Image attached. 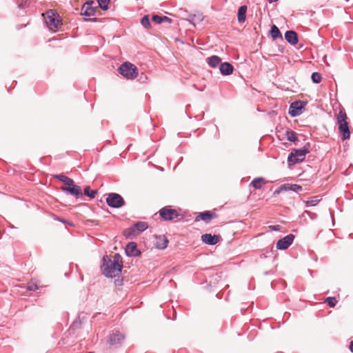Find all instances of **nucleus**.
I'll return each mask as SVG.
<instances>
[{"instance_id":"4468645a","label":"nucleus","mask_w":353,"mask_h":353,"mask_svg":"<svg viewBox=\"0 0 353 353\" xmlns=\"http://www.w3.org/2000/svg\"><path fill=\"white\" fill-rule=\"evenodd\" d=\"M201 240L204 243L207 245H214L219 241L220 236L216 234L205 233L202 234Z\"/></svg>"},{"instance_id":"79ce46f5","label":"nucleus","mask_w":353,"mask_h":353,"mask_svg":"<svg viewBox=\"0 0 353 353\" xmlns=\"http://www.w3.org/2000/svg\"><path fill=\"white\" fill-rule=\"evenodd\" d=\"M350 350L352 352H353V340L350 342Z\"/></svg>"},{"instance_id":"4c0bfd02","label":"nucleus","mask_w":353,"mask_h":353,"mask_svg":"<svg viewBox=\"0 0 353 353\" xmlns=\"http://www.w3.org/2000/svg\"><path fill=\"white\" fill-rule=\"evenodd\" d=\"M268 228L272 231H279L281 227L280 225H270Z\"/></svg>"},{"instance_id":"20e7f679","label":"nucleus","mask_w":353,"mask_h":353,"mask_svg":"<svg viewBox=\"0 0 353 353\" xmlns=\"http://www.w3.org/2000/svg\"><path fill=\"white\" fill-rule=\"evenodd\" d=\"M347 117L345 112L340 110L337 115V123L339 125V131L341 135V139L345 141L350 139V132L347 121Z\"/></svg>"},{"instance_id":"39448f33","label":"nucleus","mask_w":353,"mask_h":353,"mask_svg":"<svg viewBox=\"0 0 353 353\" xmlns=\"http://www.w3.org/2000/svg\"><path fill=\"white\" fill-rule=\"evenodd\" d=\"M119 73L128 79H134L138 75L137 68L130 62L122 63L119 68Z\"/></svg>"},{"instance_id":"bb28decb","label":"nucleus","mask_w":353,"mask_h":353,"mask_svg":"<svg viewBox=\"0 0 353 353\" xmlns=\"http://www.w3.org/2000/svg\"><path fill=\"white\" fill-rule=\"evenodd\" d=\"M97 194V190H90L89 186H86L84 189V194L91 199H94Z\"/></svg>"},{"instance_id":"f257e3e1","label":"nucleus","mask_w":353,"mask_h":353,"mask_svg":"<svg viewBox=\"0 0 353 353\" xmlns=\"http://www.w3.org/2000/svg\"><path fill=\"white\" fill-rule=\"evenodd\" d=\"M101 270L102 274L107 278L117 277L121 273V270L113 265L111 258L107 254L102 258Z\"/></svg>"},{"instance_id":"393cba45","label":"nucleus","mask_w":353,"mask_h":353,"mask_svg":"<svg viewBox=\"0 0 353 353\" xmlns=\"http://www.w3.org/2000/svg\"><path fill=\"white\" fill-rule=\"evenodd\" d=\"M111 261L113 263V265H116V267H118L121 270H122L121 256L119 253L114 254L112 259H111Z\"/></svg>"},{"instance_id":"ddd939ff","label":"nucleus","mask_w":353,"mask_h":353,"mask_svg":"<svg viewBox=\"0 0 353 353\" xmlns=\"http://www.w3.org/2000/svg\"><path fill=\"white\" fill-rule=\"evenodd\" d=\"M94 2L93 1H87L81 8V15L85 17H92L95 14L96 8L93 7Z\"/></svg>"},{"instance_id":"c756f323","label":"nucleus","mask_w":353,"mask_h":353,"mask_svg":"<svg viewBox=\"0 0 353 353\" xmlns=\"http://www.w3.org/2000/svg\"><path fill=\"white\" fill-rule=\"evenodd\" d=\"M168 240L165 237H163L161 241L157 242L156 247L158 249L163 250L168 246Z\"/></svg>"},{"instance_id":"37998d69","label":"nucleus","mask_w":353,"mask_h":353,"mask_svg":"<svg viewBox=\"0 0 353 353\" xmlns=\"http://www.w3.org/2000/svg\"><path fill=\"white\" fill-rule=\"evenodd\" d=\"M190 17V19H188L190 21H192L194 20V18L196 17L194 14V15H189Z\"/></svg>"},{"instance_id":"0eeeda50","label":"nucleus","mask_w":353,"mask_h":353,"mask_svg":"<svg viewBox=\"0 0 353 353\" xmlns=\"http://www.w3.org/2000/svg\"><path fill=\"white\" fill-rule=\"evenodd\" d=\"M70 181L71 182L67 183L65 186L61 187V190L70 195L74 196L76 198L81 197L82 196L81 188L79 185H75L72 179Z\"/></svg>"},{"instance_id":"6ab92c4d","label":"nucleus","mask_w":353,"mask_h":353,"mask_svg":"<svg viewBox=\"0 0 353 353\" xmlns=\"http://www.w3.org/2000/svg\"><path fill=\"white\" fill-rule=\"evenodd\" d=\"M148 228V225L146 222L138 221L133 225L130 230H132L133 232L137 231L138 232H142L145 231Z\"/></svg>"},{"instance_id":"aec40b11","label":"nucleus","mask_w":353,"mask_h":353,"mask_svg":"<svg viewBox=\"0 0 353 353\" xmlns=\"http://www.w3.org/2000/svg\"><path fill=\"white\" fill-rule=\"evenodd\" d=\"M221 59L217 55H212L208 58L207 63L212 68H216L221 63Z\"/></svg>"},{"instance_id":"1a4fd4ad","label":"nucleus","mask_w":353,"mask_h":353,"mask_svg":"<svg viewBox=\"0 0 353 353\" xmlns=\"http://www.w3.org/2000/svg\"><path fill=\"white\" fill-rule=\"evenodd\" d=\"M159 215L164 221H172L173 219L178 218L179 214L176 210L172 209L169 206H166L159 210Z\"/></svg>"},{"instance_id":"7ed1b4c3","label":"nucleus","mask_w":353,"mask_h":353,"mask_svg":"<svg viewBox=\"0 0 353 353\" xmlns=\"http://www.w3.org/2000/svg\"><path fill=\"white\" fill-rule=\"evenodd\" d=\"M42 15L47 27L50 30H57L62 24L59 14L53 10H49Z\"/></svg>"},{"instance_id":"f3484780","label":"nucleus","mask_w":353,"mask_h":353,"mask_svg":"<svg viewBox=\"0 0 353 353\" xmlns=\"http://www.w3.org/2000/svg\"><path fill=\"white\" fill-rule=\"evenodd\" d=\"M285 40L291 45H296L298 41V35L294 30H288L285 32Z\"/></svg>"},{"instance_id":"58836bf2","label":"nucleus","mask_w":353,"mask_h":353,"mask_svg":"<svg viewBox=\"0 0 353 353\" xmlns=\"http://www.w3.org/2000/svg\"><path fill=\"white\" fill-rule=\"evenodd\" d=\"M117 277H118V278L114 280L115 285H117V286H121L123 285V279H120L119 275L117 276Z\"/></svg>"},{"instance_id":"f8f14e48","label":"nucleus","mask_w":353,"mask_h":353,"mask_svg":"<svg viewBox=\"0 0 353 353\" xmlns=\"http://www.w3.org/2000/svg\"><path fill=\"white\" fill-rule=\"evenodd\" d=\"M125 253L128 256L135 257L141 254V251L138 250L137 243L132 241L126 245Z\"/></svg>"},{"instance_id":"c85d7f7f","label":"nucleus","mask_w":353,"mask_h":353,"mask_svg":"<svg viewBox=\"0 0 353 353\" xmlns=\"http://www.w3.org/2000/svg\"><path fill=\"white\" fill-rule=\"evenodd\" d=\"M54 177L55 179L59 180L60 181L63 182L65 185H66L67 183L71 182L70 181V179H71L70 178H69L67 176L63 175L62 174H55V175H54Z\"/></svg>"},{"instance_id":"473e14b6","label":"nucleus","mask_w":353,"mask_h":353,"mask_svg":"<svg viewBox=\"0 0 353 353\" xmlns=\"http://www.w3.org/2000/svg\"><path fill=\"white\" fill-rule=\"evenodd\" d=\"M99 4V6L103 10H106L108 8V4L110 3V0H97Z\"/></svg>"},{"instance_id":"cd10ccee","label":"nucleus","mask_w":353,"mask_h":353,"mask_svg":"<svg viewBox=\"0 0 353 353\" xmlns=\"http://www.w3.org/2000/svg\"><path fill=\"white\" fill-rule=\"evenodd\" d=\"M321 201L319 196H315L310 198L308 201H306V205L309 206H315L319 202Z\"/></svg>"},{"instance_id":"dca6fc26","label":"nucleus","mask_w":353,"mask_h":353,"mask_svg":"<svg viewBox=\"0 0 353 353\" xmlns=\"http://www.w3.org/2000/svg\"><path fill=\"white\" fill-rule=\"evenodd\" d=\"M219 70L221 74L228 76L232 74L234 71V67L229 62H223L220 64Z\"/></svg>"},{"instance_id":"f03ea898","label":"nucleus","mask_w":353,"mask_h":353,"mask_svg":"<svg viewBox=\"0 0 353 353\" xmlns=\"http://www.w3.org/2000/svg\"><path fill=\"white\" fill-rule=\"evenodd\" d=\"M310 144L309 143H307L301 148L292 150L288 157L289 165L303 161L305 158V155L310 152Z\"/></svg>"},{"instance_id":"b1692460","label":"nucleus","mask_w":353,"mask_h":353,"mask_svg":"<svg viewBox=\"0 0 353 353\" xmlns=\"http://www.w3.org/2000/svg\"><path fill=\"white\" fill-rule=\"evenodd\" d=\"M270 34L273 39H276L277 38H280L281 39H283L279 29L275 25L272 26L270 29Z\"/></svg>"},{"instance_id":"a19ab883","label":"nucleus","mask_w":353,"mask_h":353,"mask_svg":"<svg viewBox=\"0 0 353 353\" xmlns=\"http://www.w3.org/2000/svg\"><path fill=\"white\" fill-rule=\"evenodd\" d=\"M284 190H281V186L279 189L276 190L274 192V194H279L281 192H283Z\"/></svg>"},{"instance_id":"412c9836","label":"nucleus","mask_w":353,"mask_h":353,"mask_svg":"<svg viewBox=\"0 0 353 353\" xmlns=\"http://www.w3.org/2000/svg\"><path fill=\"white\" fill-rule=\"evenodd\" d=\"M152 21L157 24H161V23L165 21L169 23H172V19L166 17V16H159L158 14H154L152 17Z\"/></svg>"},{"instance_id":"9b49d317","label":"nucleus","mask_w":353,"mask_h":353,"mask_svg":"<svg viewBox=\"0 0 353 353\" xmlns=\"http://www.w3.org/2000/svg\"><path fill=\"white\" fill-rule=\"evenodd\" d=\"M124 338L123 334L121 332L113 331L112 333L110 334L108 343L110 346L117 345L123 341Z\"/></svg>"},{"instance_id":"e433bc0d","label":"nucleus","mask_w":353,"mask_h":353,"mask_svg":"<svg viewBox=\"0 0 353 353\" xmlns=\"http://www.w3.org/2000/svg\"><path fill=\"white\" fill-rule=\"evenodd\" d=\"M130 229H131V228L127 229L125 231L124 234H125V236L130 237L131 236H134L135 234V232H133L132 230H130Z\"/></svg>"},{"instance_id":"7c9ffc66","label":"nucleus","mask_w":353,"mask_h":353,"mask_svg":"<svg viewBox=\"0 0 353 353\" xmlns=\"http://www.w3.org/2000/svg\"><path fill=\"white\" fill-rule=\"evenodd\" d=\"M312 81L314 83H319L322 79V77L320 73L314 72L311 75Z\"/></svg>"},{"instance_id":"4be33fe9","label":"nucleus","mask_w":353,"mask_h":353,"mask_svg":"<svg viewBox=\"0 0 353 353\" xmlns=\"http://www.w3.org/2000/svg\"><path fill=\"white\" fill-rule=\"evenodd\" d=\"M246 6H241L239 10L237 13L238 21L239 23H243L246 19V11H247Z\"/></svg>"},{"instance_id":"f704fd0d","label":"nucleus","mask_w":353,"mask_h":353,"mask_svg":"<svg viewBox=\"0 0 353 353\" xmlns=\"http://www.w3.org/2000/svg\"><path fill=\"white\" fill-rule=\"evenodd\" d=\"M38 289V286L34 283H28L27 285V290L28 291H36Z\"/></svg>"},{"instance_id":"2f4dec72","label":"nucleus","mask_w":353,"mask_h":353,"mask_svg":"<svg viewBox=\"0 0 353 353\" xmlns=\"http://www.w3.org/2000/svg\"><path fill=\"white\" fill-rule=\"evenodd\" d=\"M141 24L146 28L150 27L151 24L148 15H145L141 18Z\"/></svg>"},{"instance_id":"2eb2a0df","label":"nucleus","mask_w":353,"mask_h":353,"mask_svg":"<svg viewBox=\"0 0 353 353\" xmlns=\"http://www.w3.org/2000/svg\"><path fill=\"white\" fill-rule=\"evenodd\" d=\"M217 215L209 210L204 211L202 212H200L198 216L196 217L195 221H199L200 220H203L205 223H209L210 220L213 218H216Z\"/></svg>"},{"instance_id":"ea45409f","label":"nucleus","mask_w":353,"mask_h":353,"mask_svg":"<svg viewBox=\"0 0 353 353\" xmlns=\"http://www.w3.org/2000/svg\"><path fill=\"white\" fill-rule=\"evenodd\" d=\"M78 324L79 323L77 321H74L72 325L70 326V328L75 329V327H77Z\"/></svg>"},{"instance_id":"5701e85b","label":"nucleus","mask_w":353,"mask_h":353,"mask_svg":"<svg viewBox=\"0 0 353 353\" xmlns=\"http://www.w3.org/2000/svg\"><path fill=\"white\" fill-rule=\"evenodd\" d=\"M265 183V180L263 177H256L254 178L250 185L252 186L256 190H259L262 188L263 184Z\"/></svg>"},{"instance_id":"423d86ee","label":"nucleus","mask_w":353,"mask_h":353,"mask_svg":"<svg viewBox=\"0 0 353 353\" xmlns=\"http://www.w3.org/2000/svg\"><path fill=\"white\" fill-rule=\"evenodd\" d=\"M105 202L109 207L112 208H121L125 205L123 198L115 192L107 194Z\"/></svg>"},{"instance_id":"72a5a7b5","label":"nucleus","mask_w":353,"mask_h":353,"mask_svg":"<svg viewBox=\"0 0 353 353\" xmlns=\"http://www.w3.org/2000/svg\"><path fill=\"white\" fill-rule=\"evenodd\" d=\"M325 303L328 304L330 307H334L336 305V298L329 296L325 299Z\"/></svg>"},{"instance_id":"a211bd4d","label":"nucleus","mask_w":353,"mask_h":353,"mask_svg":"<svg viewBox=\"0 0 353 353\" xmlns=\"http://www.w3.org/2000/svg\"><path fill=\"white\" fill-rule=\"evenodd\" d=\"M281 190L299 192L302 190V187L297 184L285 183L281 185Z\"/></svg>"},{"instance_id":"6e6552de","label":"nucleus","mask_w":353,"mask_h":353,"mask_svg":"<svg viewBox=\"0 0 353 353\" xmlns=\"http://www.w3.org/2000/svg\"><path fill=\"white\" fill-rule=\"evenodd\" d=\"M307 102L303 101H296L292 102L289 108L288 113L292 117L299 116L302 114L303 110L305 108V105Z\"/></svg>"},{"instance_id":"c9c22d12","label":"nucleus","mask_w":353,"mask_h":353,"mask_svg":"<svg viewBox=\"0 0 353 353\" xmlns=\"http://www.w3.org/2000/svg\"><path fill=\"white\" fill-rule=\"evenodd\" d=\"M221 276L219 274H215L211 276V280L210 281V283H215L216 282H218Z\"/></svg>"},{"instance_id":"9d476101","label":"nucleus","mask_w":353,"mask_h":353,"mask_svg":"<svg viewBox=\"0 0 353 353\" xmlns=\"http://www.w3.org/2000/svg\"><path fill=\"white\" fill-rule=\"evenodd\" d=\"M294 238V234H289L283 238L280 239L276 243V248L280 250H286L292 244Z\"/></svg>"},{"instance_id":"a878e982","label":"nucleus","mask_w":353,"mask_h":353,"mask_svg":"<svg viewBox=\"0 0 353 353\" xmlns=\"http://www.w3.org/2000/svg\"><path fill=\"white\" fill-rule=\"evenodd\" d=\"M285 135H286L287 140L290 142L294 143L296 141H297L296 133L292 130H290V129L287 130V131L285 132Z\"/></svg>"}]
</instances>
